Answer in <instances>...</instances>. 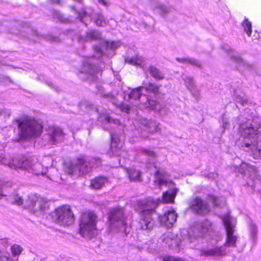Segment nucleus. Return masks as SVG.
Returning <instances> with one entry per match:
<instances>
[{"mask_svg": "<svg viewBox=\"0 0 261 261\" xmlns=\"http://www.w3.org/2000/svg\"><path fill=\"white\" fill-rule=\"evenodd\" d=\"M239 119L241 137L238 144L245 150H251L254 159H261V127L253 124L249 119Z\"/></svg>", "mask_w": 261, "mask_h": 261, "instance_id": "obj_1", "label": "nucleus"}, {"mask_svg": "<svg viewBox=\"0 0 261 261\" xmlns=\"http://www.w3.org/2000/svg\"><path fill=\"white\" fill-rule=\"evenodd\" d=\"M212 230V223L208 220H204L192 226L188 231L182 229L180 236L176 235L171 238H164V241L171 246L178 248V250L182 246L194 248L196 247L195 243L199 238Z\"/></svg>", "mask_w": 261, "mask_h": 261, "instance_id": "obj_2", "label": "nucleus"}, {"mask_svg": "<svg viewBox=\"0 0 261 261\" xmlns=\"http://www.w3.org/2000/svg\"><path fill=\"white\" fill-rule=\"evenodd\" d=\"M0 164L8 166L11 169H20L37 175L45 174L49 166L41 165L31 158H23L20 160L11 159L7 158L5 154L2 153L0 155Z\"/></svg>", "mask_w": 261, "mask_h": 261, "instance_id": "obj_3", "label": "nucleus"}, {"mask_svg": "<svg viewBox=\"0 0 261 261\" xmlns=\"http://www.w3.org/2000/svg\"><path fill=\"white\" fill-rule=\"evenodd\" d=\"M18 141L37 137L41 133L42 126L34 118L30 117L23 118L19 122Z\"/></svg>", "mask_w": 261, "mask_h": 261, "instance_id": "obj_4", "label": "nucleus"}, {"mask_svg": "<svg viewBox=\"0 0 261 261\" xmlns=\"http://www.w3.org/2000/svg\"><path fill=\"white\" fill-rule=\"evenodd\" d=\"M100 163L101 161L99 159H94L91 163H89L87 158L80 156L77 159L75 165L70 164L65 167V170L69 174L81 176L87 173L94 166H98Z\"/></svg>", "mask_w": 261, "mask_h": 261, "instance_id": "obj_5", "label": "nucleus"}, {"mask_svg": "<svg viewBox=\"0 0 261 261\" xmlns=\"http://www.w3.org/2000/svg\"><path fill=\"white\" fill-rule=\"evenodd\" d=\"M96 215L93 212L84 213L81 218L80 231L84 238L90 239L94 237L97 233Z\"/></svg>", "mask_w": 261, "mask_h": 261, "instance_id": "obj_6", "label": "nucleus"}, {"mask_svg": "<svg viewBox=\"0 0 261 261\" xmlns=\"http://www.w3.org/2000/svg\"><path fill=\"white\" fill-rule=\"evenodd\" d=\"M109 231L114 233L125 231L126 222L124 216L123 210L120 207L112 208L108 215Z\"/></svg>", "mask_w": 261, "mask_h": 261, "instance_id": "obj_7", "label": "nucleus"}, {"mask_svg": "<svg viewBox=\"0 0 261 261\" xmlns=\"http://www.w3.org/2000/svg\"><path fill=\"white\" fill-rule=\"evenodd\" d=\"M53 218L56 223L63 226L70 225L74 221V215L68 205H63L57 208Z\"/></svg>", "mask_w": 261, "mask_h": 261, "instance_id": "obj_8", "label": "nucleus"}, {"mask_svg": "<svg viewBox=\"0 0 261 261\" xmlns=\"http://www.w3.org/2000/svg\"><path fill=\"white\" fill-rule=\"evenodd\" d=\"M223 224L226 229L227 239L225 244L227 246L233 247L237 241V237L234 234V227L236 224V219L231 217L229 214L223 216L222 218Z\"/></svg>", "mask_w": 261, "mask_h": 261, "instance_id": "obj_9", "label": "nucleus"}, {"mask_svg": "<svg viewBox=\"0 0 261 261\" xmlns=\"http://www.w3.org/2000/svg\"><path fill=\"white\" fill-rule=\"evenodd\" d=\"M27 206L35 213L45 210L46 200L45 198L39 197L35 194L28 196Z\"/></svg>", "mask_w": 261, "mask_h": 261, "instance_id": "obj_10", "label": "nucleus"}, {"mask_svg": "<svg viewBox=\"0 0 261 261\" xmlns=\"http://www.w3.org/2000/svg\"><path fill=\"white\" fill-rule=\"evenodd\" d=\"M91 58H88L83 63L82 72L87 73L91 76L92 80H95V76L100 75L102 71V65H96L92 63Z\"/></svg>", "mask_w": 261, "mask_h": 261, "instance_id": "obj_11", "label": "nucleus"}, {"mask_svg": "<svg viewBox=\"0 0 261 261\" xmlns=\"http://www.w3.org/2000/svg\"><path fill=\"white\" fill-rule=\"evenodd\" d=\"M190 208L194 213L204 215L210 211L207 203L200 198L196 197L191 201Z\"/></svg>", "mask_w": 261, "mask_h": 261, "instance_id": "obj_12", "label": "nucleus"}, {"mask_svg": "<svg viewBox=\"0 0 261 261\" xmlns=\"http://www.w3.org/2000/svg\"><path fill=\"white\" fill-rule=\"evenodd\" d=\"M64 135L62 130L58 127H50L47 135L44 136V140L47 139L48 143L50 145L56 144L62 141Z\"/></svg>", "mask_w": 261, "mask_h": 261, "instance_id": "obj_13", "label": "nucleus"}, {"mask_svg": "<svg viewBox=\"0 0 261 261\" xmlns=\"http://www.w3.org/2000/svg\"><path fill=\"white\" fill-rule=\"evenodd\" d=\"M177 217L175 210L171 208L166 212L163 216H159V218L163 225L167 227H171L176 221Z\"/></svg>", "mask_w": 261, "mask_h": 261, "instance_id": "obj_14", "label": "nucleus"}, {"mask_svg": "<svg viewBox=\"0 0 261 261\" xmlns=\"http://www.w3.org/2000/svg\"><path fill=\"white\" fill-rule=\"evenodd\" d=\"M111 151L116 155L121 156L123 151L121 150L122 147V143L120 141L119 138L117 135L115 134L111 133Z\"/></svg>", "mask_w": 261, "mask_h": 261, "instance_id": "obj_15", "label": "nucleus"}, {"mask_svg": "<svg viewBox=\"0 0 261 261\" xmlns=\"http://www.w3.org/2000/svg\"><path fill=\"white\" fill-rule=\"evenodd\" d=\"M154 183L156 185L161 187L163 185L171 184L170 181L168 180L167 173L164 170H158L155 172Z\"/></svg>", "mask_w": 261, "mask_h": 261, "instance_id": "obj_16", "label": "nucleus"}, {"mask_svg": "<svg viewBox=\"0 0 261 261\" xmlns=\"http://www.w3.org/2000/svg\"><path fill=\"white\" fill-rule=\"evenodd\" d=\"M226 253L224 247L215 246L213 248L204 249L201 251V254L206 256H222L224 255Z\"/></svg>", "mask_w": 261, "mask_h": 261, "instance_id": "obj_17", "label": "nucleus"}, {"mask_svg": "<svg viewBox=\"0 0 261 261\" xmlns=\"http://www.w3.org/2000/svg\"><path fill=\"white\" fill-rule=\"evenodd\" d=\"M110 184L108 179L103 176L95 177L91 180L90 187L93 189L98 190L101 189Z\"/></svg>", "mask_w": 261, "mask_h": 261, "instance_id": "obj_18", "label": "nucleus"}, {"mask_svg": "<svg viewBox=\"0 0 261 261\" xmlns=\"http://www.w3.org/2000/svg\"><path fill=\"white\" fill-rule=\"evenodd\" d=\"M144 90L145 91H146L147 88L145 87H141L137 88L136 89H134L130 92V93L128 95H125L123 98L125 100H128L129 99L137 100L141 98L142 96L145 97V95H143V91Z\"/></svg>", "mask_w": 261, "mask_h": 261, "instance_id": "obj_19", "label": "nucleus"}, {"mask_svg": "<svg viewBox=\"0 0 261 261\" xmlns=\"http://www.w3.org/2000/svg\"><path fill=\"white\" fill-rule=\"evenodd\" d=\"M125 62L129 64L139 67L142 69L144 68V66L146 64L145 59L139 55H137L131 58H126Z\"/></svg>", "mask_w": 261, "mask_h": 261, "instance_id": "obj_20", "label": "nucleus"}, {"mask_svg": "<svg viewBox=\"0 0 261 261\" xmlns=\"http://www.w3.org/2000/svg\"><path fill=\"white\" fill-rule=\"evenodd\" d=\"M136 211L139 213L142 219L144 221V224L147 225L146 218L147 216V202L146 201H138L136 207Z\"/></svg>", "mask_w": 261, "mask_h": 261, "instance_id": "obj_21", "label": "nucleus"}, {"mask_svg": "<svg viewBox=\"0 0 261 261\" xmlns=\"http://www.w3.org/2000/svg\"><path fill=\"white\" fill-rule=\"evenodd\" d=\"M98 121L101 122L102 123L111 124L114 123L118 125L120 124L119 120L118 119H112L110 116L109 113L106 110L101 112L98 117Z\"/></svg>", "mask_w": 261, "mask_h": 261, "instance_id": "obj_22", "label": "nucleus"}, {"mask_svg": "<svg viewBox=\"0 0 261 261\" xmlns=\"http://www.w3.org/2000/svg\"><path fill=\"white\" fill-rule=\"evenodd\" d=\"M101 46L102 48L106 49L107 50H110L112 52L120 46L121 42L120 41H112L109 42L105 40H101Z\"/></svg>", "mask_w": 261, "mask_h": 261, "instance_id": "obj_23", "label": "nucleus"}, {"mask_svg": "<svg viewBox=\"0 0 261 261\" xmlns=\"http://www.w3.org/2000/svg\"><path fill=\"white\" fill-rule=\"evenodd\" d=\"M177 190L172 189L163 193L162 201L164 203H173L176 195Z\"/></svg>", "mask_w": 261, "mask_h": 261, "instance_id": "obj_24", "label": "nucleus"}, {"mask_svg": "<svg viewBox=\"0 0 261 261\" xmlns=\"http://www.w3.org/2000/svg\"><path fill=\"white\" fill-rule=\"evenodd\" d=\"M101 39V34L96 31H91L87 33L86 37H81L80 41H87Z\"/></svg>", "mask_w": 261, "mask_h": 261, "instance_id": "obj_25", "label": "nucleus"}, {"mask_svg": "<svg viewBox=\"0 0 261 261\" xmlns=\"http://www.w3.org/2000/svg\"><path fill=\"white\" fill-rule=\"evenodd\" d=\"M127 173L130 181H141L142 180V173L140 171L130 169L127 170Z\"/></svg>", "mask_w": 261, "mask_h": 261, "instance_id": "obj_26", "label": "nucleus"}, {"mask_svg": "<svg viewBox=\"0 0 261 261\" xmlns=\"http://www.w3.org/2000/svg\"><path fill=\"white\" fill-rule=\"evenodd\" d=\"M149 71L150 75L157 80H161L164 78V73L154 66H150Z\"/></svg>", "mask_w": 261, "mask_h": 261, "instance_id": "obj_27", "label": "nucleus"}, {"mask_svg": "<svg viewBox=\"0 0 261 261\" xmlns=\"http://www.w3.org/2000/svg\"><path fill=\"white\" fill-rule=\"evenodd\" d=\"M161 127L160 124L155 121H150L148 122V133L154 134L155 133H161Z\"/></svg>", "mask_w": 261, "mask_h": 261, "instance_id": "obj_28", "label": "nucleus"}, {"mask_svg": "<svg viewBox=\"0 0 261 261\" xmlns=\"http://www.w3.org/2000/svg\"><path fill=\"white\" fill-rule=\"evenodd\" d=\"M160 202V200L159 199L154 200L153 199L151 198H148V220L149 219V212H152V211H154ZM149 222L148 221V226L149 225Z\"/></svg>", "mask_w": 261, "mask_h": 261, "instance_id": "obj_29", "label": "nucleus"}, {"mask_svg": "<svg viewBox=\"0 0 261 261\" xmlns=\"http://www.w3.org/2000/svg\"><path fill=\"white\" fill-rule=\"evenodd\" d=\"M240 170L245 174H247V172H254L255 169L254 166L249 165L246 163H242L240 166Z\"/></svg>", "mask_w": 261, "mask_h": 261, "instance_id": "obj_30", "label": "nucleus"}, {"mask_svg": "<svg viewBox=\"0 0 261 261\" xmlns=\"http://www.w3.org/2000/svg\"><path fill=\"white\" fill-rule=\"evenodd\" d=\"M92 19H94L97 25L103 27L106 24V21L104 16L100 14H95Z\"/></svg>", "mask_w": 261, "mask_h": 261, "instance_id": "obj_31", "label": "nucleus"}, {"mask_svg": "<svg viewBox=\"0 0 261 261\" xmlns=\"http://www.w3.org/2000/svg\"><path fill=\"white\" fill-rule=\"evenodd\" d=\"M183 80L187 88L194 94L193 91L194 90L195 86L192 78L189 76H184L183 77Z\"/></svg>", "mask_w": 261, "mask_h": 261, "instance_id": "obj_32", "label": "nucleus"}, {"mask_svg": "<svg viewBox=\"0 0 261 261\" xmlns=\"http://www.w3.org/2000/svg\"><path fill=\"white\" fill-rule=\"evenodd\" d=\"M157 112H160L162 109L161 105L154 100H148V108Z\"/></svg>", "mask_w": 261, "mask_h": 261, "instance_id": "obj_33", "label": "nucleus"}, {"mask_svg": "<svg viewBox=\"0 0 261 261\" xmlns=\"http://www.w3.org/2000/svg\"><path fill=\"white\" fill-rule=\"evenodd\" d=\"M176 60L177 62H180V63H185V64L189 63V64H190L192 65L197 66H199V62L194 59L177 58L176 59Z\"/></svg>", "mask_w": 261, "mask_h": 261, "instance_id": "obj_34", "label": "nucleus"}, {"mask_svg": "<svg viewBox=\"0 0 261 261\" xmlns=\"http://www.w3.org/2000/svg\"><path fill=\"white\" fill-rule=\"evenodd\" d=\"M242 27H243L244 31L250 36L252 31V25L250 22L248 21L247 19H245V20L242 23Z\"/></svg>", "mask_w": 261, "mask_h": 261, "instance_id": "obj_35", "label": "nucleus"}, {"mask_svg": "<svg viewBox=\"0 0 261 261\" xmlns=\"http://www.w3.org/2000/svg\"><path fill=\"white\" fill-rule=\"evenodd\" d=\"M11 250L13 256H17L22 252L23 249L20 246L14 244L11 246Z\"/></svg>", "mask_w": 261, "mask_h": 261, "instance_id": "obj_36", "label": "nucleus"}, {"mask_svg": "<svg viewBox=\"0 0 261 261\" xmlns=\"http://www.w3.org/2000/svg\"><path fill=\"white\" fill-rule=\"evenodd\" d=\"M148 164H152L153 165H154L156 161V154L153 150H148Z\"/></svg>", "mask_w": 261, "mask_h": 261, "instance_id": "obj_37", "label": "nucleus"}, {"mask_svg": "<svg viewBox=\"0 0 261 261\" xmlns=\"http://www.w3.org/2000/svg\"><path fill=\"white\" fill-rule=\"evenodd\" d=\"M160 86L156 84L149 83L148 85V92H150L155 95L159 93Z\"/></svg>", "mask_w": 261, "mask_h": 261, "instance_id": "obj_38", "label": "nucleus"}, {"mask_svg": "<svg viewBox=\"0 0 261 261\" xmlns=\"http://www.w3.org/2000/svg\"><path fill=\"white\" fill-rule=\"evenodd\" d=\"M249 230L250 233V237L253 241H255L257 235V227L253 223H251L249 225Z\"/></svg>", "mask_w": 261, "mask_h": 261, "instance_id": "obj_39", "label": "nucleus"}, {"mask_svg": "<svg viewBox=\"0 0 261 261\" xmlns=\"http://www.w3.org/2000/svg\"><path fill=\"white\" fill-rule=\"evenodd\" d=\"M113 103L115 106L119 108L122 111L126 113H129L130 108L128 105H124V103L121 102H116L114 101H113Z\"/></svg>", "mask_w": 261, "mask_h": 261, "instance_id": "obj_40", "label": "nucleus"}, {"mask_svg": "<svg viewBox=\"0 0 261 261\" xmlns=\"http://www.w3.org/2000/svg\"><path fill=\"white\" fill-rule=\"evenodd\" d=\"M103 55V53L102 51V49L100 47L96 46L94 48V54L93 55V58H99L102 57Z\"/></svg>", "mask_w": 261, "mask_h": 261, "instance_id": "obj_41", "label": "nucleus"}, {"mask_svg": "<svg viewBox=\"0 0 261 261\" xmlns=\"http://www.w3.org/2000/svg\"><path fill=\"white\" fill-rule=\"evenodd\" d=\"M14 202L15 204L20 205L22 204L23 199L20 196H18V195H16L14 196Z\"/></svg>", "mask_w": 261, "mask_h": 261, "instance_id": "obj_42", "label": "nucleus"}, {"mask_svg": "<svg viewBox=\"0 0 261 261\" xmlns=\"http://www.w3.org/2000/svg\"><path fill=\"white\" fill-rule=\"evenodd\" d=\"M208 200L210 202H212L214 205H218L219 204L218 202V199L213 195L209 196Z\"/></svg>", "mask_w": 261, "mask_h": 261, "instance_id": "obj_43", "label": "nucleus"}, {"mask_svg": "<svg viewBox=\"0 0 261 261\" xmlns=\"http://www.w3.org/2000/svg\"><path fill=\"white\" fill-rule=\"evenodd\" d=\"M77 15H78L80 19V20L84 22V18L87 17L86 12L85 10H82L81 12H79L77 13Z\"/></svg>", "mask_w": 261, "mask_h": 261, "instance_id": "obj_44", "label": "nucleus"}, {"mask_svg": "<svg viewBox=\"0 0 261 261\" xmlns=\"http://www.w3.org/2000/svg\"><path fill=\"white\" fill-rule=\"evenodd\" d=\"M5 187L2 186L1 181H0V199H1L4 196H6L7 194L5 192Z\"/></svg>", "mask_w": 261, "mask_h": 261, "instance_id": "obj_45", "label": "nucleus"}, {"mask_svg": "<svg viewBox=\"0 0 261 261\" xmlns=\"http://www.w3.org/2000/svg\"><path fill=\"white\" fill-rule=\"evenodd\" d=\"M236 102L241 103L242 105H244L247 101L246 99L240 96H236Z\"/></svg>", "mask_w": 261, "mask_h": 261, "instance_id": "obj_46", "label": "nucleus"}, {"mask_svg": "<svg viewBox=\"0 0 261 261\" xmlns=\"http://www.w3.org/2000/svg\"><path fill=\"white\" fill-rule=\"evenodd\" d=\"M163 261H182L179 258H177L172 256H166L164 258Z\"/></svg>", "mask_w": 261, "mask_h": 261, "instance_id": "obj_47", "label": "nucleus"}, {"mask_svg": "<svg viewBox=\"0 0 261 261\" xmlns=\"http://www.w3.org/2000/svg\"><path fill=\"white\" fill-rule=\"evenodd\" d=\"M158 7L161 11L163 13H166L168 11V8L165 5H160Z\"/></svg>", "mask_w": 261, "mask_h": 261, "instance_id": "obj_48", "label": "nucleus"}, {"mask_svg": "<svg viewBox=\"0 0 261 261\" xmlns=\"http://www.w3.org/2000/svg\"><path fill=\"white\" fill-rule=\"evenodd\" d=\"M1 260H2V261H16V260H14L13 259H12L9 257L6 256L2 257L1 258Z\"/></svg>", "mask_w": 261, "mask_h": 261, "instance_id": "obj_49", "label": "nucleus"}, {"mask_svg": "<svg viewBox=\"0 0 261 261\" xmlns=\"http://www.w3.org/2000/svg\"><path fill=\"white\" fill-rule=\"evenodd\" d=\"M98 2L103 6H107L108 5V3L105 0H98Z\"/></svg>", "mask_w": 261, "mask_h": 261, "instance_id": "obj_50", "label": "nucleus"}, {"mask_svg": "<svg viewBox=\"0 0 261 261\" xmlns=\"http://www.w3.org/2000/svg\"><path fill=\"white\" fill-rule=\"evenodd\" d=\"M223 127L225 129L227 127V125H228V123L224 120L223 121Z\"/></svg>", "mask_w": 261, "mask_h": 261, "instance_id": "obj_51", "label": "nucleus"}, {"mask_svg": "<svg viewBox=\"0 0 261 261\" xmlns=\"http://www.w3.org/2000/svg\"><path fill=\"white\" fill-rule=\"evenodd\" d=\"M236 60L237 61V62L242 61V59L240 58V57H238L236 59Z\"/></svg>", "mask_w": 261, "mask_h": 261, "instance_id": "obj_52", "label": "nucleus"}, {"mask_svg": "<svg viewBox=\"0 0 261 261\" xmlns=\"http://www.w3.org/2000/svg\"><path fill=\"white\" fill-rule=\"evenodd\" d=\"M54 2L59 3L60 2V0H54Z\"/></svg>", "mask_w": 261, "mask_h": 261, "instance_id": "obj_53", "label": "nucleus"}, {"mask_svg": "<svg viewBox=\"0 0 261 261\" xmlns=\"http://www.w3.org/2000/svg\"><path fill=\"white\" fill-rule=\"evenodd\" d=\"M46 159L49 160V161H51V159L50 158H46Z\"/></svg>", "mask_w": 261, "mask_h": 261, "instance_id": "obj_54", "label": "nucleus"}, {"mask_svg": "<svg viewBox=\"0 0 261 261\" xmlns=\"http://www.w3.org/2000/svg\"><path fill=\"white\" fill-rule=\"evenodd\" d=\"M105 129H109V127H104Z\"/></svg>", "mask_w": 261, "mask_h": 261, "instance_id": "obj_55", "label": "nucleus"}]
</instances>
